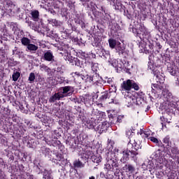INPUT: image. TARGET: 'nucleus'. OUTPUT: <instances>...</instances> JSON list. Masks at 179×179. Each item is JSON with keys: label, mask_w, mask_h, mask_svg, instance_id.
Wrapping results in <instances>:
<instances>
[{"label": "nucleus", "mask_w": 179, "mask_h": 179, "mask_svg": "<svg viewBox=\"0 0 179 179\" xmlns=\"http://www.w3.org/2000/svg\"><path fill=\"white\" fill-rule=\"evenodd\" d=\"M76 75H77V76H79L80 78H82V75L79 74L78 73H76Z\"/></svg>", "instance_id": "nucleus-47"}, {"label": "nucleus", "mask_w": 179, "mask_h": 179, "mask_svg": "<svg viewBox=\"0 0 179 179\" xmlns=\"http://www.w3.org/2000/svg\"><path fill=\"white\" fill-rule=\"evenodd\" d=\"M150 171L151 174H153V173H155V171H153V169L150 170Z\"/></svg>", "instance_id": "nucleus-48"}, {"label": "nucleus", "mask_w": 179, "mask_h": 179, "mask_svg": "<svg viewBox=\"0 0 179 179\" xmlns=\"http://www.w3.org/2000/svg\"><path fill=\"white\" fill-rule=\"evenodd\" d=\"M162 129H164L166 128V124L164 123H162Z\"/></svg>", "instance_id": "nucleus-44"}, {"label": "nucleus", "mask_w": 179, "mask_h": 179, "mask_svg": "<svg viewBox=\"0 0 179 179\" xmlns=\"http://www.w3.org/2000/svg\"><path fill=\"white\" fill-rule=\"evenodd\" d=\"M149 139H150V141H151V142H153L154 143H157V142H159L157 138H156L155 137H150Z\"/></svg>", "instance_id": "nucleus-35"}, {"label": "nucleus", "mask_w": 179, "mask_h": 179, "mask_svg": "<svg viewBox=\"0 0 179 179\" xmlns=\"http://www.w3.org/2000/svg\"><path fill=\"white\" fill-rule=\"evenodd\" d=\"M164 143H166V145H168V146L170 145V138H169V137H166L165 138H164Z\"/></svg>", "instance_id": "nucleus-34"}, {"label": "nucleus", "mask_w": 179, "mask_h": 179, "mask_svg": "<svg viewBox=\"0 0 179 179\" xmlns=\"http://www.w3.org/2000/svg\"><path fill=\"white\" fill-rule=\"evenodd\" d=\"M151 134H152V131H150V130H148L145 131H141V135L143 138H149Z\"/></svg>", "instance_id": "nucleus-26"}, {"label": "nucleus", "mask_w": 179, "mask_h": 179, "mask_svg": "<svg viewBox=\"0 0 179 179\" xmlns=\"http://www.w3.org/2000/svg\"><path fill=\"white\" fill-rule=\"evenodd\" d=\"M171 152L172 153L171 157L173 160L179 159V150L177 147H173L171 148Z\"/></svg>", "instance_id": "nucleus-16"}, {"label": "nucleus", "mask_w": 179, "mask_h": 179, "mask_svg": "<svg viewBox=\"0 0 179 179\" xmlns=\"http://www.w3.org/2000/svg\"><path fill=\"white\" fill-rule=\"evenodd\" d=\"M20 76V73H13V80H14V82H16L19 79Z\"/></svg>", "instance_id": "nucleus-30"}, {"label": "nucleus", "mask_w": 179, "mask_h": 179, "mask_svg": "<svg viewBox=\"0 0 179 179\" xmlns=\"http://www.w3.org/2000/svg\"><path fill=\"white\" fill-rule=\"evenodd\" d=\"M115 96V92H111L106 91L101 93V96L99 97V101L103 103L107 100V102L110 104V103H114V96Z\"/></svg>", "instance_id": "nucleus-6"}, {"label": "nucleus", "mask_w": 179, "mask_h": 179, "mask_svg": "<svg viewBox=\"0 0 179 179\" xmlns=\"http://www.w3.org/2000/svg\"><path fill=\"white\" fill-rule=\"evenodd\" d=\"M44 179H52V177L51 176V173H50V171L45 170L43 171V177Z\"/></svg>", "instance_id": "nucleus-27"}, {"label": "nucleus", "mask_w": 179, "mask_h": 179, "mask_svg": "<svg viewBox=\"0 0 179 179\" xmlns=\"http://www.w3.org/2000/svg\"><path fill=\"white\" fill-rule=\"evenodd\" d=\"M131 1H135V0H131Z\"/></svg>", "instance_id": "nucleus-52"}, {"label": "nucleus", "mask_w": 179, "mask_h": 179, "mask_svg": "<svg viewBox=\"0 0 179 179\" xmlns=\"http://www.w3.org/2000/svg\"><path fill=\"white\" fill-rule=\"evenodd\" d=\"M122 155L123 156L121 158L120 162H122V163H127V162L129 160V156H132L134 157V156H136V155H138V152H132L129 150H125L122 152Z\"/></svg>", "instance_id": "nucleus-9"}, {"label": "nucleus", "mask_w": 179, "mask_h": 179, "mask_svg": "<svg viewBox=\"0 0 179 179\" xmlns=\"http://www.w3.org/2000/svg\"><path fill=\"white\" fill-rule=\"evenodd\" d=\"M97 69H99V64L97 63L92 64V70L93 72H97Z\"/></svg>", "instance_id": "nucleus-31"}, {"label": "nucleus", "mask_w": 179, "mask_h": 179, "mask_svg": "<svg viewBox=\"0 0 179 179\" xmlns=\"http://www.w3.org/2000/svg\"><path fill=\"white\" fill-rule=\"evenodd\" d=\"M107 83H108V85H111V83H113V79L112 78H108L107 80Z\"/></svg>", "instance_id": "nucleus-39"}, {"label": "nucleus", "mask_w": 179, "mask_h": 179, "mask_svg": "<svg viewBox=\"0 0 179 179\" xmlns=\"http://www.w3.org/2000/svg\"><path fill=\"white\" fill-rule=\"evenodd\" d=\"M27 50H29V51L36 52L37 51V50H38V46L34 44L29 43L27 46Z\"/></svg>", "instance_id": "nucleus-23"}, {"label": "nucleus", "mask_w": 179, "mask_h": 179, "mask_svg": "<svg viewBox=\"0 0 179 179\" xmlns=\"http://www.w3.org/2000/svg\"><path fill=\"white\" fill-rule=\"evenodd\" d=\"M91 55H92V58H96V55L92 54Z\"/></svg>", "instance_id": "nucleus-49"}, {"label": "nucleus", "mask_w": 179, "mask_h": 179, "mask_svg": "<svg viewBox=\"0 0 179 179\" xmlns=\"http://www.w3.org/2000/svg\"><path fill=\"white\" fill-rule=\"evenodd\" d=\"M87 159H90L93 163H101V157H97L96 155H93V152L92 151H89L87 152Z\"/></svg>", "instance_id": "nucleus-12"}, {"label": "nucleus", "mask_w": 179, "mask_h": 179, "mask_svg": "<svg viewBox=\"0 0 179 179\" xmlns=\"http://www.w3.org/2000/svg\"><path fill=\"white\" fill-rule=\"evenodd\" d=\"M90 179H96V178H94V176H91L90 177Z\"/></svg>", "instance_id": "nucleus-50"}, {"label": "nucleus", "mask_w": 179, "mask_h": 179, "mask_svg": "<svg viewBox=\"0 0 179 179\" xmlns=\"http://www.w3.org/2000/svg\"><path fill=\"white\" fill-rule=\"evenodd\" d=\"M138 30H140L141 34H142V36L146 34V28L143 27V25H140V27H138Z\"/></svg>", "instance_id": "nucleus-28"}, {"label": "nucleus", "mask_w": 179, "mask_h": 179, "mask_svg": "<svg viewBox=\"0 0 179 179\" xmlns=\"http://www.w3.org/2000/svg\"><path fill=\"white\" fill-rule=\"evenodd\" d=\"M59 90V92L55 93L50 98L49 101L50 103H55L57 100H61V99H64V97L72 96L74 91L73 87L71 86L62 87Z\"/></svg>", "instance_id": "nucleus-2"}, {"label": "nucleus", "mask_w": 179, "mask_h": 179, "mask_svg": "<svg viewBox=\"0 0 179 179\" xmlns=\"http://www.w3.org/2000/svg\"><path fill=\"white\" fill-rule=\"evenodd\" d=\"M80 24L82 29H85V22H83V24Z\"/></svg>", "instance_id": "nucleus-42"}, {"label": "nucleus", "mask_w": 179, "mask_h": 179, "mask_svg": "<svg viewBox=\"0 0 179 179\" xmlns=\"http://www.w3.org/2000/svg\"><path fill=\"white\" fill-rule=\"evenodd\" d=\"M134 149H135L136 150H138V149H139V146L134 145Z\"/></svg>", "instance_id": "nucleus-46"}, {"label": "nucleus", "mask_w": 179, "mask_h": 179, "mask_svg": "<svg viewBox=\"0 0 179 179\" xmlns=\"http://www.w3.org/2000/svg\"><path fill=\"white\" fill-rule=\"evenodd\" d=\"M154 157H155V159L160 157V150H158L154 152Z\"/></svg>", "instance_id": "nucleus-33"}, {"label": "nucleus", "mask_w": 179, "mask_h": 179, "mask_svg": "<svg viewBox=\"0 0 179 179\" xmlns=\"http://www.w3.org/2000/svg\"><path fill=\"white\" fill-rule=\"evenodd\" d=\"M131 89L139 90V85H138V84H136V82L132 80L123 81V83L121 84V90L123 94L124 92H129Z\"/></svg>", "instance_id": "nucleus-4"}, {"label": "nucleus", "mask_w": 179, "mask_h": 179, "mask_svg": "<svg viewBox=\"0 0 179 179\" xmlns=\"http://www.w3.org/2000/svg\"><path fill=\"white\" fill-rule=\"evenodd\" d=\"M118 152H120V150H118V148H115L113 152H109V153H115V156L117 157Z\"/></svg>", "instance_id": "nucleus-37"}, {"label": "nucleus", "mask_w": 179, "mask_h": 179, "mask_svg": "<svg viewBox=\"0 0 179 179\" xmlns=\"http://www.w3.org/2000/svg\"><path fill=\"white\" fill-rule=\"evenodd\" d=\"M121 118H122V117H121V116L117 117V122H121Z\"/></svg>", "instance_id": "nucleus-41"}, {"label": "nucleus", "mask_w": 179, "mask_h": 179, "mask_svg": "<svg viewBox=\"0 0 179 179\" xmlns=\"http://www.w3.org/2000/svg\"><path fill=\"white\" fill-rule=\"evenodd\" d=\"M100 54L101 58H103V59H105V61H108V60L111 59V55H110V52L108 50L101 49Z\"/></svg>", "instance_id": "nucleus-14"}, {"label": "nucleus", "mask_w": 179, "mask_h": 179, "mask_svg": "<svg viewBox=\"0 0 179 179\" xmlns=\"http://www.w3.org/2000/svg\"><path fill=\"white\" fill-rule=\"evenodd\" d=\"M109 127L110 123L107 122H99L98 124L92 125V128L95 129V131H98L99 134H103V132H106Z\"/></svg>", "instance_id": "nucleus-7"}, {"label": "nucleus", "mask_w": 179, "mask_h": 179, "mask_svg": "<svg viewBox=\"0 0 179 179\" xmlns=\"http://www.w3.org/2000/svg\"><path fill=\"white\" fill-rule=\"evenodd\" d=\"M48 23H50V24H52V26H57V27L62 26V22L55 19L48 20Z\"/></svg>", "instance_id": "nucleus-21"}, {"label": "nucleus", "mask_w": 179, "mask_h": 179, "mask_svg": "<svg viewBox=\"0 0 179 179\" xmlns=\"http://www.w3.org/2000/svg\"><path fill=\"white\" fill-rule=\"evenodd\" d=\"M21 43H22V45H25V46L28 47L31 43V41L28 38L24 37L21 39Z\"/></svg>", "instance_id": "nucleus-24"}, {"label": "nucleus", "mask_w": 179, "mask_h": 179, "mask_svg": "<svg viewBox=\"0 0 179 179\" xmlns=\"http://www.w3.org/2000/svg\"><path fill=\"white\" fill-rule=\"evenodd\" d=\"M117 167H118V158L117 155L114 152H108L105 169L108 171H114V169H117Z\"/></svg>", "instance_id": "nucleus-3"}, {"label": "nucleus", "mask_w": 179, "mask_h": 179, "mask_svg": "<svg viewBox=\"0 0 179 179\" xmlns=\"http://www.w3.org/2000/svg\"><path fill=\"white\" fill-rule=\"evenodd\" d=\"M61 54L64 56L66 60L71 61V59H72V56H71V50H69V49H64V52H61Z\"/></svg>", "instance_id": "nucleus-18"}, {"label": "nucleus", "mask_w": 179, "mask_h": 179, "mask_svg": "<svg viewBox=\"0 0 179 179\" xmlns=\"http://www.w3.org/2000/svg\"><path fill=\"white\" fill-rule=\"evenodd\" d=\"M13 54H17V48H15V50H13Z\"/></svg>", "instance_id": "nucleus-40"}, {"label": "nucleus", "mask_w": 179, "mask_h": 179, "mask_svg": "<svg viewBox=\"0 0 179 179\" xmlns=\"http://www.w3.org/2000/svg\"><path fill=\"white\" fill-rule=\"evenodd\" d=\"M108 62L111 64L116 71H121V69L126 68L125 64H124L121 60L115 59L113 57L110 58Z\"/></svg>", "instance_id": "nucleus-8"}, {"label": "nucleus", "mask_w": 179, "mask_h": 179, "mask_svg": "<svg viewBox=\"0 0 179 179\" xmlns=\"http://www.w3.org/2000/svg\"><path fill=\"white\" fill-rule=\"evenodd\" d=\"M31 16L34 22H38V11L35 10L31 12Z\"/></svg>", "instance_id": "nucleus-25"}, {"label": "nucleus", "mask_w": 179, "mask_h": 179, "mask_svg": "<svg viewBox=\"0 0 179 179\" xmlns=\"http://www.w3.org/2000/svg\"><path fill=\"white\" fill-rule=\"evenodd\" d=\"M161 120H162V121H163V120H164V121H166V122H168L167 119H164V117H161Z\"/></svg>", "instance_id": "nucleus-45"}, {"label": "nucleus", "mask_w": 179, "mask_h": 179, "mask_svg": "<svg viewBox=\"0 0 179 179\" xmlns=\"http://www.w3.org/2000/svg\"><path fill=\"white\" fill-rule=\"evenodd\" d=\"M63 82H64V83L68 84V83H69V80H64Z\"/></svg>", "instance_id": "nucleus-43"}, {"label": "nucleus", "mask_w": 179, "mask_h": 179, "mask_svg": "<svg viewBox=\"0 0 179 179\" xmlns=\"http://www.w3.org/2000/svg\"><path fill=\"white\" fill-rule=\"evenodd\" d=\"M116 52H118L119 55L124 54L125 52V46H124V44H121L120 42V45H117L115 47Z\"/></svg>", "instance_id": "nucleus-17"}, {"label": "nucleus", "mask_w": 179, "mask_h": 179, "mask_svg": "<svg viewBox=\"0 0 179 179\" xmlns=\"http://www.w3.org/2000/svg\"><path fill=\"white\" fill-rule=\"evenodd\" d=\"M76 23H77L78 24H83V21L80 20H76Z\"/></svg>", "instance_id": "nucleus-38"}, {"label": "nucleus", "mask_w": 179, "mask_h": 179, "mask_svg": "<svg viewBox=\"0 0 179 179\" xmlns=\"http://www.w3.org/2000/svg\"><path fill=\"white\" fill-rule=\"evenodd\" d=\"M43 58L45 61L51 62V61H54V55H52V52H51V50H48L44 53Z\"/></svg>", "instance_id": "nucleus-15"}, {"label": "nucleus", "mask_w": 179, "mask_h": 179, "mask_svg": "<svg viewBox=\"0 0 179 179\" xmlns=\"http://www.w3.org/2000/svg\"><path fill=\"white\" fill-rule=\"evenodd\" d=\"M48 69H50V68H48V66H45V65H41V71H48Z\"/></svg>", "instance_id": "nucleus-36"}, {"label": "nucleus", "mask_w": 179, "mask_h": 179, "mask_svg": "<svg viewBox=\"0 0 179 179\" xmlns=\"http://www.w3.org/2000/svg\"><path fill=\"white\" fill-rule=\"evenodd\" d=\"M35 79H36V75L34 74V73H31L29 77V82H34Z\"/></svg>", "instance_id": "nucleus-32"}, {"label": "nucleus", "mask_w": 179, "mask_h": 179, "mask_svg": "<svg viewBox=\"0 0 179 179\" xmlns=\"http://www.w3.org/2000/svg\"><path fill=\"white\" fill-rule=\"evenodd\" d=\"M123 171H125L127 174L131 176V174H134L135 173V166L131 164H127L122 167Z\"/></svg>", "instance_id": "nucleus-11"}, {"label": "nucleus", "mask_w": 179, "mask_h": 179, "mask_svg": "<svg viewBox=\"0 0 179 179\" xmlns=\"http://www.w3.org/2000/svg\"><path fill=\"white\" fill-rule=\"evenodd\" d=\"M90 82H93V83H97V82L100 81V76L98 74H94L92 77H89Z\"/></svg>", "instance_id": "nucleus-22"}, {"label": "nucleus", "mask_w": 179, "mask_h": 179, "mask_svg": "<svg viewBox=\"0 0 179 179\" xmlns=\"http://www.w3.org/2000/svg\"><path fill=\"white\" fill-rule=\"evenodd\" d=\"M74 169H83L85 167V164H83L80 160L76 159L73 162Z\"/></svg>", "instance_id": "nucleus-19"}, {"label": "nucleus", "mask_w": 179, "mask_h": 179, "mask_svg": "<svg viewBox=\"0 0 179 179\" xmlns=\"http://www.w3.org/2000/svg\"><path fill=\"white\" fill-rule=\"evenodd\" d=\"M152 90L153 92L155 91L157 93H161L162 92V97H164V101H170V99H171L173 97L171 92H169V90L164 88V81L163 82L161 90L157 89V87H155L153 85L152 86Z\"/></svg>", "instance_id": "nucleus-5"}, {"label": "nucleus", "mask_w": 179, "mask_h": 179, "mask_svg": "<svg viewBox=\"0 0 179 179\" xmlns=\"http://www.w3.org/2000/svg\"><path fill=\"white\" fill-rule=\"evenodd\" d=\"M80 57L83 59H85V61H87V58L89 57V55H87V53L85 52H80Z\"/></svg>", "instance_id": "nucleus-29"}, {"label": "nucleus", "mask_w": 179, "mask_h": 179, "mask_svg": "<svg viewBox=\"0 0 179 179\" xmlns=\"http://www.w3.org/2000/svg\"><path fill=\"white\" fill-rule=\"evenodd\" d=\"M153 58H155L153 55H150L149 57L148 69L153 72L155 77L157 83L153 84L154 87H157L159 90H162V87H163V82L164 80V75L156 69V65H155Z\"/></svg>", "instance_id": "nucleus-1"}, {"label": "nucleus", "mask_w": 179, "mask_h": 179, "mask_svg": "<svg viewBox=\"0 0 179 179\" xmlns=\"http://www.w3.org/2000/svg\"><path fill=\"white\" fill-rule=\"evenodd\" d=\"M80 101L84 103L87 107H90L93 104L94 99L92 95L85 94L80 97Z\"/></svg>", "instance_id": "nucleus-10"}, {"label": "nucleus", "mask_w": 179, "mask_h": 179, "mask_svg": "<svg viewBox=\"0 0 179 179\" xmlns=\"http://www.w3.org/2000/svg\"><path fill=\"white\" fill-rule=\"evenodd\" d=\"M108 43H109V47H110V48L115 49V47H117V45H120V41H117L114 39H109Z\"/></svg>", "instance_id": "nucleus-20"}, {"label": "nucleus", "mask_w": 179, "mask_h": 179, "mask_svg": "<svg viewBox=\"0 0 179 179\" xmlns=\"http://www.w3.org/2000/svg\"><path fill=\"white\" fill-rule=\"evenodd\" d=\"M127 134H131V131H129L127 132Z\"/></svg>", "instance_id": "nucleus-51"}, {"label": "nucleus", "mask_w": 179, "mask_h": 179, "mask_svg": "<svg viewBox=\"0 0 179 179\" xmlns=\"http://www.w3.org/2000/svg\"><path fill=\"white\" fill-rule=\"evenodd\" d=\"M124 98L127 100V103H129L131 104H134L135 103V101L136 100V97L132 94V93L129 92H126L124 94Z\"/></svg>", "instance_id": "nucleus-13"}]
</instances>
